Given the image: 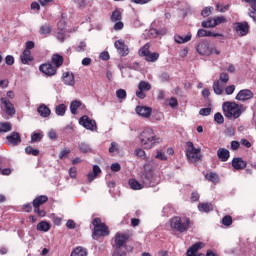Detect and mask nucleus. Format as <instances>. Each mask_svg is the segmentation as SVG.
<instances>
[{
	"label": "nucleus",
	"mask_w": 256,
	"mask_h": 256,
	"mask_svg": "<svg viewBox=\"0 0 256 256\" xmlns=\"http://www.w3.org/2000/svg\"><path fill=\"white\" fill-rule=\"evenodd\" d=\"M170 227L175 233H187L193 227V221L191 218L174 216L170 220Z\"/></svg>",
	"instance_id": "1"
},
{
	"label": "nucleus",
	"mask_w": 256,
	"mask_h": 256,
	"mask_svg": "<svg viewBox=\"0 0 256 256\" xmlns=\"http://www.w3.org/2000/svg\"><path fill=\"white\" fill-rule=\"evenodd\" d=\"M141 145H144L145 149H153L157 143H161V138L155 135V132L151 128H145L140 133Z\"/></svg>",
	"instance_id": "2"
},
{
	"label": "nucleus",
	"mask_w": 256,
	"mask_h": 256,
	"mask_svg": "<svg viewBox=\"0 0 256 256\" xmlns=\"http://www.w3.org/2000/svg\"><path fill=\"white\" fill-rule=\"evenodd\" d=\"M222 109L227 119H239L241 117V106L235 102H224Z\"/></svg>",
	"instance_id": "3"
},
{
	"label": "nucleus",
	"mask_w": 256,
	"mask_h": 256,
	"mask_svg": "<svg viewBox=\"0 0 256 256\" xmlns=\"http://www.w3.org/2000/svg\"><path fill=\"white\" fill-rule=\"evenodd\" d=\"M92 225L94 227L92 231V239L107 237V235H109V227L101 221V218H94L92 220Z\"/></svg>",
	"instance_id": "4"
},
{
	"label": "nucleus",
	"mask_w": 256,
	"mask_h": 256,
	"mask_svg": "<svg viewBox=\"0 0 256 256\" xmlns=\"http://www.w3.org/2000/svg\"><path fill=\"white\" fill-rule=\"evenodd\" d=\"M186 157L190 163H197V161H201L203 157L201 155V148H195L193 142H186Z\"/></svg>",
	"instance_id": "5"
},
{
	"label": "nucleus",
	"mask_w": 256,
	"mask_h": 256,
	"mask_svg": "<svg viewBox=\"0 0 256 256\" xmlns=\"http://www.w3.org/2000/svg\"><path fill=\"white\" fill-rule=\"evenodd\" d=\"M47 201H49L47 195H40L33 200L32 207L34 208V213L38 215V217H45V215H47L45 209H41V205H45Z\"/></svg>",
	"instance_id": "6"
},
{
	"label": "nucleus",
	"mask_w": 256,
	"mask_h": 256,
	"mask_svg": "<svg viewBox=\"0 0 256 256\" xmlns=\"http://www.w3.org/2000/svg\"><path fill=\"white\" fill-rule=\"evenodd\" d=\"M149 49H151V44L146 43L142 48H140L139 55L140 57H145V60L149 63H155L159 59V53H151Z\"/></svg>",
	"instance_id": "7"
},
{
	"label": "nucleus",
	"mask_w": 256,
	"mask_h": 256,
	"mask_svg": "<svg viewBox=\"0 0 256 256\" xmlns=\"http://www.w3.org/2000/svg\"><path fill=\"white\" fill-rule=\"evenodd\" d=\"M132 234L131 233H121L117 232L114 237V245L115 247H125L127 244V241L131 239Z\"/></svg>",
	"instance_id": "8"
},
{
	"label": "nucleus",
	"mask_w": 256,
	"mask_h": 256,
	"mask_svg": "<svg viewBox=\"0 0 256 256\" xmlns=\"http://www.w3.org/2000/svg\"><path fill=\"white\" fill-rule=\"evenodd\" d=\"M249 22H236L234 23V31L238 33L239 37H245V35L249 34Z\"/></svg>",
	"instance_id": "9"
},
{
	"label": "nucleus",
	"mask_w": 256,
	"mask_h": 256,
	"mask_svg": "<svg viewBox=\"0 0 256 256\" xmlns=\"http://www.w3.org/2000/svg\"><path fill=\"white\" fill-rule=\"evenodd\" d=\"M79 123L89 131H97V122H95V120H91V118H89L87 115L82 116L79 120Z\"/></svg>",
	"instance_id": "10"
},
{
	"label": "nucleus",
	"mask_w": 256,
	"mask_h": 256,
	"mask_svg": "<svg viewBox=\"0 0 256 256\" xmlns=\"http://www.w3.org/2000/svg\"><path fill=\"white\" fill-rule=\"evenodd\" d=\"M197 52L199 55L209 57V55H213V48L209 47L208 41H202L197 45Z\"/></svg>",
	"instance_id": "11"
},
{
	"label": "nucleus",
	"mask_w": 256,
	"mask_h": 256,
	"mask_svg": "<svg viewBox=\"0 0 256 256\" xmlns=\"http://www.w3.org/2000/svg\"><path fill=\"white\" fill-rule=\"evenodd\" d=\"M39 71L47 77H53V75L57 74V68H55L51 63H44L40 65Z\"/></svg>",
	"instance_id": "12"
},
{
	"label": "nucleus",
	"mask_w": 256,
	"mask_h": 256,
	"mask_svg": "<svg viewBox=\"0 0 256 256\" xmlns=\"http://www.w3.org/2000/svg\"><path fill=\"white\" fill-rule=\"evenodd\" d=\"M138 89L139 91L136 92V97H138V99H145L147 95H145L144 91H151V84L147 81H140Z\"/></svg>",
	"instance_id": "13"
},
{
	"label": "nucleus",
	"mask_w": 256,
	"mask_h": 256,
	"mask_svg": "<svg viewBox=\"0 0 256 256\" xmlns=\"http://www.w3.org/2000/svg\"><path fill=\"white\" fill-rule=\"evenodd\" d=\"M140 181L144 187H151V184L153 183V170H144L140 175Z\"/></svg>",
	"instance_id": "14"
},
{
	"label": "nucleus",
	"mask_w": 256,
	"mask_h": 256,
	"mask_svg": "<svg viewBox=\"0 0 256 256\" xmlns=\"http://www.w3.org/2000/svg\"><path fill=\"white\" fill-rule=\"evenodd\" d=\"M114 47L115 49H117L119 55H121V57H127V55H129V47H127V45H125V41L123 40H117L114 43Z\"/></svg>",
	"instance_id": "15"
},
{
	"label": "nucleus",
	"mask_w": 256,
	"mask_h": 256,
	"mask_svg": "<svg viewBox=\"0 0 256 256\" xmlns=\"http://www.w3.org/2000/svg\"><path fill=\"white\" fill-rule=\"evenodd\" d=\"M6 141L8 145L17 147V145L21 144V135L19 132H12L10 135L6 136Z\"/></svg>",
	"instance_id": "16"
},
{
	"label": "nucleus",
	"mask_w": 256,
	"mask_h": 256,
	"mask_svg": "<svg viewBox=\"0 0 256 256\" xmlns=\"http://www.w3.org/2000/svg\"><path fill=\"white\" fill-rule=\"evenodd\" d=\"M136 113H137V115H140V117L149 119V117H151V114L153 113V109L151 107H147V106H137Z\"/></svg>",
	"instance_id": "17"
},
{
	"label": "nucleus",
	"mask_w": 256,
	"mask_h": 256,
	"mask_svg": "<svg viewBox=\"0 0 256 256\" xmlns=\"http://www.w3.org/2000/svg\"><path fill=\"white\" fill-rule=\"evenodd\" d=\"M0 101L4 105L6 113L10 117H13V115H15V106L13 105V103H11V101H9V99L7 98H1Z\"/></svg>",
	"instance_id": "18"
},
{
	"label": "nucleus",
	"mask_w": 256,
	"mask_h": 256,
	"mask_svg": "<svg viewBox=\"0 0 256 256\" xmlns=\"http://www.w3.org/2000/svg\"><path fill=\"white\" fill-rule=\"evenodd\" d=\"M205 247V243L203 242H196L194 245H192L186 252V256H198L197 253H199L200 249H203Z\"/></svg>",
	"instance_id": "19"
},
{
	"label": "nucleus",
	"mask_w": 256,
	"mask_h": 256,
	"mask_svg": "<svg viewBox=\"0 0 256 256\" xmlns=\"http://www.w3.org/2000/svg\"><path fill=\"white\" fill-rule=\"evenodd\" d=\"M232 167L236 171H243V169L247 167V161L243 160V158H240V157L233 158Z\"/></svg>",
	"instance_id": "20"
},
{
	"label": "nucleus",
	"mask_w": 256,
	"mask_h": 256,
	"mask_svg": "<svg viewBox=\"0 0 256 256\" xmlns=\"http://www.w3.org/2000/svg\"><path fill=\"white\" fill-rule=\"evenodd\" d=\"M249 99H253V92L251 90H241L237 95H236V100L237 101H249Z\"/></svg>",
	"instance_id": "21"
},
{
	"label": "nucleus",
	"mask_w": 256,
	"mask_h": 256,
	"mask_svg": "<svg viewBox=\"0 0 256 256\" xmlns=\"http://www.w3.org/2000/svg\"><path fill=\"white\" fill-rule=\"evenodd\" d=\"M197 35L198 37H221V39L224 37L221 33H215L205 29H199Z\"/></svg>",
	"instance_id": "22"
},
{
	"label": "nucleus",
	"mask_w": 256,
	"mask_h": 256,
	"mask_svg": "<svg viewBox=\"0 0 256 256\" xmlns=\"http://www.w3.org/2000/svg\"><path fill=\"white\" fill-rule=\"evenodd\" d=\"M218 159H220L223 163L229 161V157H231V153L226 148H219L217 150Z\"/></svg>",
	"instance_id": "23"
},
{
	"label": "nucleus",
	"mask_w": 256,
	"mask_h": 256,
	"mask_svg": "<svg viewBox=\"0 0 256 256\" xmlns=\"http://www.w3.org/2000/svg\"><path fill=\"white\" fill-rule=\"evenodd\" d=\"M62 79H63L65 85H70L71 87H73V85H75V75H73V73L65 72L63 74Z\"/></svg>",
	"instance_id": "24"
},
{
	"label": "nucleus",
	"mask_w": 256,
	"mask_h": 256,
	"mask_svg": "<svg viewBox=\"0 0 256 256\" xmlns=\"http://www.w3.org/2000/svg\"><path fill=\"white\" fill-rule=\"evenodd\" d=\"M128 184H129L130 188L133 189V191H141V189H144V187H145V186L143 185V182L140 183V182L137 181V179H135V178L129 179Z\"/></svg>",
	"instance_id": "25"
},
{
	"label": "nucleus",
	"mask_w": 256,
	"mask_h": 256,
	"mask_svg": "<svg viewBox=\"0 0 256 256\" xmlns=\"http://www.w3.org/2000/svg\"><path fill=\"white\" fill-rule=\"evenodd\" d=\"M20 59L23 65H29V63L33 61V56H31V51L24 50L22 55L20 56Z\"/></svg>",
	"instance_id": "26"
},
{
	"label": "nucleus",
	"mask_w": 256,
	"mask_h": 256,
	"mask_svg": "<svg viewBox=\"0 0 256 256\" xmlns=\"http://www.w3.org/2000/svg\"><path fill=\"white\" fill-rule=\"evenodd\" d=\"M101 173V168L98 165L93 166L92 172H90L87 177H88V182L92 183V181H95L97 179V175Z\"/></svg>",
	"instance_id": "27"
},
{
	"label": "nucleus",
	"mask_w": 256,
	"mask_h": 256,
	"mask_svg": "<svg viewBox=\"0 0 256 256\" xmlns=\"http://www.w3.org/2000/svg\"><path fill=\"white\" fill-rule=\"evenodd\" d=\"M198 210L200 213H209L210 211H213V204L209 202L199 203Z\"/></svg>",
	"instance_id": "28"
},
{
	"label": "nucleus",
	"mask_w": 256,
	"mask_h": 256,
	"mask_svg": "<svg viewBox=\"0 0 256 256\" xmlns=\"http://www.w3.org/2000/svg\"><path fill=\"white\" fill-rule=\"evenodd\" d=\"M37 111L41 117H49V115H51V109L45 104L40 105Z\"/></svg>",
	"instance_id": "29"
},
{
	"label": "nucleus",
	"mask_w": 256,
	"mask_h": 256,
	"mask_svg": "<svg viewBox=\"0 0 256 256\" xmlns=\"http://www.w3.org/2000/svg\"><path fill=\"white\" fill-rule=\"evenodd\" d=\"M205 178L207 179V181H210L211 183H214V185H217V183H219L220 178H219V174L215 173V172H209L205 175Z\"/></svg>",
	"instance_id": "30"
},
{
	"label": "nucleus",
	"mask_w": 256,
	"mask_h": 256,
	"mask_svg": "<svg viewBox=\"0 0 256 256\" xmlns=\"http://www.w3.org/2000/svg\"><path fill=\"white\" fill-rule=\"evenodd\" d=\"M246 3H249L251 5V10L249 11V17L253 19V21H256V0H245Z\"/></svg>",
	"instance_id": "31"
},
{
	"label": "nucleus",
	"mask_w": 256,
	"mask_h": 256,
	"mask_svg": "<svg viewBox=\"0 0 256 256\" xmlns=\"http://www.w3.org/2000/svg\"><path fill=\"white\" fill-rule=\"evenodd\" d=\"M123 19V14H121V11L119 8H116L113 12L112 15L110 16V21L112 23H117V21H121Z\"/></svg>",
	"instance_id": "32"
},
{
	"label": "nucleus",
	"mask_w": 256,
	"mask_h": 256,
	"mask_svg": "<svg viewBox=\"0 0 256 256\" xmlns=\"http://www.w3.org/2000/svg\"><path fill=\"white\" fill-rule=\"evenodd\" d=\"M51 229V224L47 221H41L37 224V231H42L43 233H47Z\"/></svg>",
	"instance_id": "33"
},
{
	"label": "nucleus",
	"mask_w": 256,
	"mask_h": 256,
	"mask_svg": "<svg viewBox=\"0 0 256 256\" xmlns=\"http://www.w3.org/2000/svg\"><path fill=\"white\" fill-rule=\"evenodd\" d=\"M63 56H61L60 54H54L52 56V63L55 65V67L57 69H59V67H61V65H63Z\"/></svg>",
	"instance_id": "34"
},
{
	"label": "nucleus",
	"mask_w": 256,
	"mask_h": 256,
	"mask_svg": "<svg viewBox=\"0 0 256 256\" xmlns=\"http://www.w3.org/2000/svg\"><path fill=\"white\" fill-rule=\"evenodd\" d=\"M70 256H87V249L78 246L71 252Z\"/></svg>",
	"instance_id": "35"
},
{
	"label": "nucleus",
	"mask_w": 256,
	"mask_h": 256,
	"mask_svg": "<svg viewBox=\"0 0 256 256\" xmlns=\"http://www.w3.org/2000/svg\"><path fill=\"white\" fill-rule=\"evenodd\" d=\"M223 85L219 80L214 81L213 83V91L216 95H223Z\"/></svg>",
	"instance_id": "36"
},
{
	"label": "nucleus",
	"mask_w": 256,
	"mask_h": 256,
	"mask_svg": "<svg viewBox=\"0 0 256 256\" xmlns=\"http://www.w3.org/2000/svg\"><path fill=\"white\" fill-rule=\"evenodd\" d=\"M191 39V34H188L186 36H181V35H175L174 36V41L176 43L182 44V43H189V40Z\"/></svg>",
	"instance_id": "37"
},
{
	"label": "nucleus",
	"mask_w": 256,
	"mask_h": 256,
	"mask_svg": "<svg viewBox=\"0 0 256 256\" xmlns=\"http://www.w3.org/2000/svg\"><path fill=\"white\" fill-rule=\"evenodd\" d=\"M12 129L11 122H0V133H9Z\"/></svg>",
	"instance_id": "38"
},
{
	"label": "nucleus",
	"mask_w": 256,
	"mask_h": 256,
	"mask_svg": "<svg viewBox=\"0 0 256 256\" xmlns=\"http://www.w3.org/2000/svg\"><path fill=\"white\" fill-rule=\"evenodd\" d=\"M79 107H81V101H79V100H74L70 104V111H71L72 115H77V109H79Z\"/></svg>",
	"instance_id": "39"
},
{
	"label": "nucleus",
	"mask_w": 256,
	"mask_h": 256,
	"mask_svg": "<svg viewBox=\"0 0 256 256\" xmlns=\"http://www.w3.org/2000/svg\"><path fill=\"white\" fill-rule=\"evenodd\" d=\"M51 31H52L51 26L49 24H44L40 27L39 34L47 36V35H50Z\"/></svg>",
	"instance_id": "40"
},
{
	"label": "nucleus",
	"mask_w": 256,
	"mask_h": 256,
	"mask_svg": "<svg viewBox=\"0 0 256 256\" xmlns=\"http://www.w3.org/2000/svg\"><path fill=\"white\" fill-rule=\"evenodd\" d=\"M66 111H67V106L65 104H59L55 109L56 115H59L60 117H63Z\"/></svg>",
	"instance_id": "41"
},
{
	"label": "nucleus",
	"mask_w": 256,
	"mask_h": 256,
	"mask_svg": "<svg viewBox=\"0 0 256 256\" xmlns=\"http://www.w3.org/2000/svg\"><path fill=\"white\" fill-rule=\"evenodd\" d=\"M202 27H204V29H209V28L215 27L214 18H208L207 20L202 21Z\"/></svg>",
	"instance_id": "42"
},
{
	"label": "nucleus",
	"mask_w": 256,
	"mask_h": 256,
	"mask_svg": "<svg viewBox=\"0 0 256 256\" xmlns=\"http://www.w3.org/2000/svg\"><path fill=\"white\" fill-rule=\"evenodd\" d=\"M26 155H33V157L39 156V149L33 148V146H27L25 148Z\"/></svg>",
	"instance_id": "43"
},
{
	"label": "nucleus",
	"mask_w": 256,
	"mask_h": 256,
	"mask_svg": "<svg viewBox=\"0 0 256 256\" xmlns=\"http://www.w3.org/2000/svg\"><path fill=\"white\" fill-rule=\"evenodd\" d=\"M165 105H169V107L175 109V107H179V101H177V98L171 97L169 100L165 101Z\"/></svg>",
	"instance_id": "44"
},
{
	"label": "nucleus",
	"mask_w": 256,
	"mask_h": 256,
	"mask_svg": "<svg viewBox=\"0 0 256 256\" xmlns=\"http://www.w3.org/2000/svg\"><path fill=\"white\" fill-rule=\"evenodd\" d=\"M222 224L225 227H231L233 225V218L230 215H226L222 218Z\"/></svg>",
	"instance_id": "45"
},
{
	"label": "nucleus",
	"mask_w": 256,
	"mask_h": 256,
	"mask_svg": "<svg viewBox=\"0 0 256 256\" xmlns=\"http://www.w3.org/2000/svg\"><path fill=\"white\" fill-rule=\"evenodd\" d=\"M79 149L81 153H91V146L85 142L79 144Z\"/></svg>",
	"instance_id": "46"
},
{
	"label": "nucleus",
	"mask_w": 256,
	"mask_h": 256,
	"mask_svg": "<svg viewBox=\"0 0 256 256\" xmlns=\"http://www.w3.org/2000/svg\"><path fill=\"white\" fill-rule=\"evenodd\" d=\"M43 139V135L39 132L33 133L31 135V141L30 143H39Z\"/></svg>",
	"instance_id": "47"
},
{
	"label": "nucleus",
	"mask_w": 256,
	"mask_h": 256,
	"mask_svg": "<svg viewBox=\"0 0 256 256\" xmlns=\"http://www.w3.org/2000/svg\"><path fill=\"white\" fill-rule=\"evenodd\" d=\"M220 83H224V85H227L229 83V74L226 72L220 73L219 80Z\"/></svg>",
	"instance_id": "48"
},
{
	"label": "nucleus",
	"mask_w": 256,
	"mask_h": 256,
	"mask_svg": "<svg viewBox=\"0 0 256 256\" xmlns=\"http://www.w3.org/2000/svg\"><path fill=\"white\" fill-rule=\"evenodd\" d=\"M112 256H127V253L123 251L122 247L115 246Z\"/></svg>",
	"instance_id": "49"
},
{
	"label": "nucleus",
	"mask_w": 256,
	"mask_h": 256,
	"mask_svg": "<svg viewBox=\"0 0 256 256\" xmlns=\"http://www.w3.org/2000/svg\"><path fill=\"white\" fill-rule=\"evenodd\" d=\"M213 19L215 27H217V25H221V23H227V18H225V16H217Z\"/></svg>",
	"instance_id": "50"
},
{
	"label": "nucleus",
	"mask_w": 256,
	"mask_h": 256,
	"mask_svg": "<svg viewBox=\"0 0 256 256\" xmlns=\"http://www.w3.org/2000/svg\"><path fill=\"white\" fill-rule=\"evenodd\" d=\"M214 121H216L218 125H222V123L225 122V118L223 117V114H221L220 112H217L214 115Z\"/></svg>",
	"instance_id": "51"
},
{
	"label": "nucleus",
	"mask_w": 256,
	"mask_h": 256,
	"mask_svg": "<svg viewBox=\"0 0 256 256\" xmlns=\"http://www.w3.org/2000/svg\"><path fill=\"white\" fill-rule=\"evenodd\" d=\"M116 97L119 99H127V91H125V89H118L116 91Z\"/></svg>",
	"instance_id": "52"
},
{
	"label": "nucleus",
	"mask_w": 256,
	"mask_h": 256,
	"mask_svg": "<svg viewBox=\"0 0 256 256\" xmlns=\"http://www.w3.org/2000/svg\"><path fill=\"white\" fill-rule=\"evenodd\" d=\"M85 49H87V43H85L84 41L80 42L79 45L76 47V51L78 53H83Z\"/></svg>",
	"instance_id": "53"
},
{
	"label": "nucleus",
	"mask_w": 256,
	"mask_h": 256,
	"mask_svg": "<svg viewBox=\"0 0 256 256\" xmlns=\"http://www.w3.org/2000/svg\"><path fill=\"white\" fill-rule=\"evenodd\" d=\"M213 11V7H206L202 10L201 15L202 17H209Z\"/></svg>",
	"instance_id": "54"
},
{
	"label": "nucleus",
	"mask_w": 256,
	"mask_h": 256,
	"mask_svg": "<svg viewBox=\"0 0 256 256\" xmlns=\"http://www.w3.org/2000/svg\"><path fill=\"white\" fill-rule=\"evenodd\" d=\"M199 115H202L203 117L211 115V108H201L199 111Z\"/></svg>",
	"instance_id": "55"
},
{
	"label": "nucleus",
	"mask_w": 256,
	"mask_h": 256,
	"mask_svg": "<svg viewBox=\"0 0 256 256\" xmlns=\"http://www.w3.org/2000/svg\"><path fill=\"white\" fill-rule=\"evenodd\" d=\"M135 155L137 157H139L140 159H145V157H146L145 150H143L141 148H138L135 150Z\"/></svg>",
	"instance_id": "56"
},
{
	"label": "nucleus",
	"mask_w": 256,
	"mask_h": 256,
	"mask_svg": "<svg viewBox=\"0 0 256 256\" xmlns=\"http://www.w3.org/2000/svg\"><path fill=\"white\" fill-rule=\"evenodd\" d=\"M229 4L225 5L224 7L221 8V4L216 5V10L219 11L220 13H225L226 11H229Z\"/></svg>",
	"instance_id": "57"
},
{
	"label": "nucleus",
	"mask_w": 256,
	"mask_h": 256,
	"mask_svg": "<svg viewBox=\"0 0 256 256\" xmlns=\"http://www.w3.org/2000/svg\"><path fill=\"white\" fill-rule=\"evenodd\" d=\"M111 171L114 173H119L121 171V164L120 163H113L110 167Z\"/></svg>",
	"instance_id": "58"
},
{
	"label": "nucleus",
	"mask_w": 256,
	"mask_h": 256,
	"mask_svg": "<svg viewBox=\"0 0 256 256\" xmlns=\"http://www.w3.org/2000/svg\"><path fill=\"white\" fill-rule=\"evenodd\" d=\"M156 159H159L160 161H167V155L161 151L156 152Z\"/></svg>",
	"instance_id": "59"
},
{
	"label": "nucleus",
	"mask_w": 256,
	"mask_h": 256,
	"mask_svg": "<svg viewBox=\"0 0 256 256\" xmlns=\"http://www.w3.org/2000/svg\"><path fill=\"white\" fill-rule=\"evenodd\" d=\"M5 63L6 65H14L15 63V57H13L12 55H8L5 57Z\"/></svg>",
	"instance_id": "60"
},
{
	"label": "nucleus",
	"mask_w": 256,
	"mask_h": 256,
	"mask_svg": "<svg viewBox=\"0 0 256 256\" xmlns=\"http://www.w3.org/2000/svg\"><path fill=\"white\" fill-rule=\"evenodd\" d=\"M125 27V24H123V22H121V20H119L118 22H116L114 24V31H121V29H123Z\"/></svg>",
	"instance_id": "61"
},
{
	"label": "nucleus",
	"mask_w": 256,
	"mask_h": 256,
	"mask_svg": "<svg viewBox=\"0 0 256 256\" xmlns=\"http://www.w3.org/2000/svg\"><path fill=\"white\" fill-rule=\"evenodd\" d=\"M226 95H233L235 93V85L227 86L225 89Z\"/></svg>",
	"instance_id": "62"
},
{
	"label": "nucleus",
	"mask_w": 256,
	"mask_h": 256,
	"mask_svg": "<svg viewBox=\"0 0 256 256\" xmlns=\"http://www.w3.org/2000/svg\"><path fill=\"white\" fill-rule=\"evenodd\" d=\"M69 153H71V150L69 149L61 150V152L59 153V159H63L64 157H67Z\"/></svg>",
	"instance_id": "63"
},
{
	"label": "nucleus",
	"mask_w": 256,
	"mask_h": 256,
	"mask_svg": "<svg viewBox=\"0 0 256 256\" xmlns=\"http://www.w3.org/2000/svg\"><path fill=\"white\" fill-rule=\"evenodd\" d=\"M100 59H102V61H109L110 56H109V52L104 51L100 54Z\"/></svg>",
	"instance_id": "64"
}]
</instances>
